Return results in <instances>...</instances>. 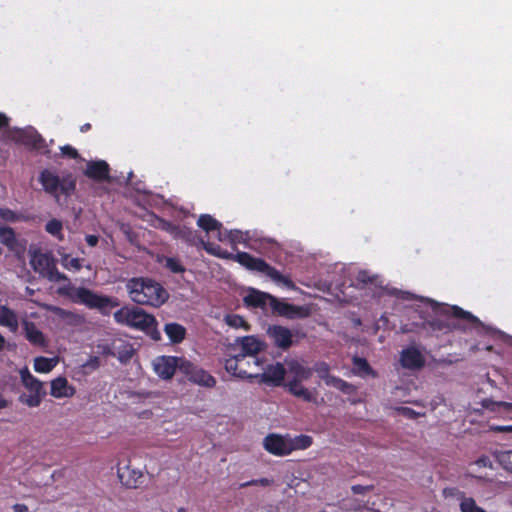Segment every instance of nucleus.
I'll return each instance as SVG.
<instances>
[{
  "label": "nucleus",
  "instance_id": "58836bf2",
  "mask_svg": "<svg viewBox=\"0 0 512 512\" xmlns=\"http://www.w3.org/2000/svg\"><path fill=\"white\" fill-rule=\"evenodd\" d=\"M62 265L65 269L78 272L82 269L83 264L80 258H71L69 255H65L62 258Z\"/></svg>",
  "mask_w": 512,
  "mask_h": 512
},
{
  "label": "nucleus",
  "instance_id": "c03bdc74",
  "mask_svg": "<svg viewBox=\"0 0 512 512\" xmlns=\"http://www.w3.org/2000/svg\"><path fill=\"white\" fill-rule=\"evenodd\" d=\"M0 218L6 222H17L20 216L9 208H0Z\"/></svg>",
  "mask_w": 512,
  "mask_h": 512
},
{
  "label": "nucleus",
  "instance_id": "f8f14e48",
  "mask_svg": "<svg viewBox=\"0 0 512 512\" xmlns=\"http://www.w3.org/2000/svg\"><path fill=\"white\" fill-rule=\"evenodd\" d=\"M269 306L274 314L286 317L288 319L304 318L309 315L307 308L283 302L276 297H271Z\"/></svg>",
  "mask_w": 512,
  "mask_h": 512
},
{
  "label": "nucleus",
  "instance_id": "37998d69",
  "mask_svg": "<svg viewBox=\"0 0 512 512\" xmlns=\"http://www.w3.org/2000/svg\"><path fill=\"white\" fill-rule=\"evenodd\" d=\"M273 483H274V480L269 479V478L253 479V480L241 483L240 488H246L249 486H257V485H260L263 487H268V486L273 485Z\"/></svg>",
  "mask_w": 512,
  "mask_h": 512
},
{
  "label": "nucleus",
  "instance_id": "bb28decb",
  "mask_svg": "<svg viewBox=\"0 0 512 512\" xmlns=\"http://www.w3.org/2000/svg\"><path fill=\"white\" fill-rule=\"evenodd\" d=\"M287 388L290 394L302 399L305 402H313L315 400L314 394L306 387H304L300 382L288 381Z\"/></svg>",
  "mask_w": 512,
  "mask_h": 512
},
{
  "label": "nucleus",
  "instance_id": "412c9836",
  "mask_svg": "<svg viewBox=\"0 0 512 512\" xmlns=\"http://www.w3.org/2000/svg\"><path fill=\"white\" fill-rule=\"evenodd\" d=\"M271 297L273 296L268 293L251 289L244 297V303L247 307L264 309L271 302Z\"/></svg>",
  "mask_w": 512,
  "mask_h": 512
},
{
  "label": "nucleus",
  "instance_id": "4468645a",
  "mask_svg": "<svg viewBox=\"0 0 512 512\" xmlns=\"http://www.w3.org/2000/svg\"><path fill=\"white\" fill-rule=\"evenodd\" d=\"M263 446L267 452L275 456H286L291 453L289 437L278 434H269L263 440Z\"/></svg>",
  "mask_w": 512,
  "mask_h": 512
},
{
  "label": "nucleus",
  "instance_id": "423d86ee",
  "mask_svg": "<svg viewBox=\"0 0 512 512\" xmlns=\"http://www.w3.org/2000/svg\"><path fill=\"white\" fill-rule=\"evenodd\" d=\"M114 319L118 324L127 325L139 330H147L157 324L152 314L146 313L138 307H122L114 313Z\"/></svg>",
  "mask_w": 512,
  "mask_h": 512
},
{
  "label": "nucleus",
  "instance_id": "cd10ccee",
  "mask_svg": "<svg viewBox=\"0 0 512 512\" xmlns=\"http://www.w3.org/2000/svg\"><path fill=\"white\" fill-rule=\"evenodd\" d=\"M174 238L181 239L189 245H198L200 244V240H202V238L197 235L196 231L181 225L178 226Z\"/></svg>",
  "mask_w": 512,
  "mask_h": 512
},
{
  "label": "nucleus",
  "instance_id": "864d4df0",
  "mask_svg": "<svg viewBox=\"0 0 512 512\" xmlns=\"http://www.w3.org/2000/svg\"><path fill=\"white\" fill-rule=\"evenodd\" d=\"M492 431L500 433H512V425H495L491 426Z\"/></svg>",
  "mask_w": 512,
  "mask_h": 512
},
{
  "label": "nucleus",
  "instance_id": "f3484780",
  "mask_svg": "<svg viewBox=\"0 0 512 512\" xmlns=\"http://www.w3.org/2000/svg\"><path fill=\"white\" fill-rule=\"evenodd\" d=\"M400 363L403 368L419 370L424 367L425 358L416 347H408L401 351Z\"/></svg>",
  "mask_w": 512,
  "mask_h": 512
},
{
  "label": "nucleus",
  "instance_id": "9b49d317",
  "mask_svg": "<svg viewBox=\"0 0 512 512\" xmlns=\"http://www.w3.org/2000/svg\"><path fill=\"white\" fill-rule=\"evenodd\" d=\"M315 371L319 378L322 379L327 386L334 387L343 393H350L353 386L345 380L329 374L330 366L324 362H316L312 372Z\"/></svg>",
  "mask_w": 512,
  "mask_h": 512
},
{
  "label": "nucleus",
  "instance_id": "7ed1b4c3",
  "mask_svg": "<svg viewBox=\"0 0 512 512\" xmlns=\"http://www.w3.org/2000/svg\"><path fill=\"white\" fill-rule=\"evenodd\" d=\"M126 289L131 300L140 305L160 307L169 297L160 283L147 277L129 279Z\"/></svg>",
  "mask_w": 512,
  "mask_h": 512
},
{
  "label": "nucleus",
  "instance_id": "4be33fe9",
  "mask_svg": "<svg viewBox=\"0 0 512 512\" xmlns=\"http://www.w3.org/2000/svg\"><path fill=\"white\" fill-rule=\"evenodd\" d=\"M197 225L207 233L217 232V238L219 241H224L221 222L213 218L209 214H202L197 220Z\"/></svg>",
  "mask_w": 512,
  "mask_h": 512
},
{
  "label": "nucleus",
  "instance_id": "e2e57ef3",
  "mask_svg": "<svg viewBox=\"0 0 512 512\" xmlns=\"http://www.w3.org/2000/svg\"><path fill=\"white\" fill-rule=\"evenodd\" d=\"M6 345V339L5 337L0 333V351H2L5 348Z\"/></svg>",
  "mask_w": 512,
  "mask_h": 512
},
{
  "label": "nucleus",
  "instance_id": "774afa93",
  "mask_svg": "<svg viewBox=\"0 0 512 512\" xmlns=\"http://www.w3.org/2000/svg\"><path fill=\"white\" fill-rule=\"evenodd\" d=\"M178 512H186V509H185V508H183V507H182V508H179V509H178Z\"/></svg>",
  "mask_w": 512,
  "mask_h": 512
},
{
  "label": "nucleus",
  "instance_id": "2f4dec72",
  "mask_svg": "<svg viewBox=\"0 0 512 512\" xmlns=\"http://www.w3.org/2000/svg\"><path fill=\"white\" fill-rule=\"evenodd\" d=\"M55 365L56 361L53 358L39 356L34 359V370L38 373H48Z\"/></svg>",
  "mask_w": 512,
  "mask_h": 512
},
{
  "label": "nucleus",
  "instance_id": "0eeeda50",
  "mask_svg": "<svg viewBox=\"0 0 512 512\" xmlns=\"http://www.w3.org/2000/svg\"><path fill=\"white\" fill-rule=\"evenodd\" d=\"M20 377L22 384L30 391V394H21L18 399L19 402L31 408L38 407L46 395L43 383L34 377L27 367L20 370Z\"/></svg>",
  "mask_w": 512,
  "mask_h": 512
},
{
  "label": "nucleus",
  "instance_id": "1a4fd4ad",
  "mask_svg": "<svg viewBox=\"0 0 512 512\" xmlns=\"http://www.w3.org/2000/svg\"><path fill=\"white\" fill-rule=\"evenodd\" d=\"M180 372L184 374L190 382L199 386L213 388L216 385V379L214 376L187 359L182 361Z\"/></svg>",
  "mask_w": 512,
  "mask_h": 512
},
{
  "label": "nucleus",
  "instance_id": "5701e85b",
  "mask_svg": "<svg viewBox=\"0 0 512 512\" xmlns=\"http://www.w3.org/2000/svg\"><path fill=\"white\" fill-rule=\"evenodd\" d=\"M135 350L133 345L122 339L114 340V350L111 356L116 357L121 363H127L133 357Z\"/></svg>",
  "mask_w": 512,
  "mask_h": 512
},
{
  "label": "nucleus",
  "instance_id": "de8ad7c7",
  "mask_svg": "<svg viewBox=\"0 0 512 512\" xmlns=\"http://www.w3.org/2000/svg\"><path fill=\"white\" fill-rule=\"evenodd\" d=\"M433 330L442 331L445 329H450L451 325L448 322H444L439 319H435L430 323Z\"/></svg>",
  "mask_w": 512,
  "mask_h": 512
},
{
  "label": "nucleus",
  "instance_id": "e433bc0d",
  "mask_svg": "<svg viewBox=\"0 0 512 512\" xmlns=\"http://www.w3.org/2000/svg\"><path fill=\"white\" fill-rule=\"evenodd\" d=\"M353 367L354 370L359 374L369 375L373 373V370L368 361L362 357L355 356L353 358Z\"/></svg>",
  "mask_w": 512,
  "mask_h": 512
},
{
  "label": "nucleus",
  "instance_id": "3c124183",
  "mask_svg": "<svg viewBox=\"0 0 512 512\" xmlns=\"http://www.w3.org/2000/svg\"><path fill=\"white\" fill-rule=\"evenodd\" d=\"M31 144L35 149H40L44 146L45 140L40 134H36L32 137Z\"/></svg>",
  "mask_w": 512,
  "mask_h": 512
},
{
  "label": "nucleus",
  "instance_id": "9d476101",
  "mask_svg": "<svg viewBox=\"0 0 512 512\" xmlns=\"http://www.w3.org/2000/svg\"><path fill=\"white\" fill-rule=\"evenodd\" d=\"M185 360L184 357L158 356L153 360V370L159 378L169 380L174 376L177 369L180 371L182 361Z\"/></svg>",
  "mask_w": 512,
  "mask_h": 512
},
{
  "label": "nucleus",
  "instance_id": "bf43d9fd",
  "mask_svg": "<svg viewBox=\"0 0 512 512\" xmlns=\"http://www.w3.org/2000/svg\"><path fill=\"white\" fill-rule=\"evenodd\" d=\"M113 350H114V341L112 342L111 345H104L102 347V354L111 356V353H109V352H112Z\"/></svg>",
  "mask_w": 512,
  "mask_h": 512
},
{
  "label": "nucleus",
  "instance_id": "69168bd1",
  "mask_svg": "<svg viewBox=\"0 0 512 512\" xmlns=\"http://www.w3.org/2000/svg\"><path fill=\"white\" fill-rule=\"evenodd\" d=\"M401 298L404 300H410L412 298V294L409 292H402Z\"/></svg>",
  "mask_w": 512,
  "mask_h": 512
},
{
  "label": "nucleus",
  "instance_id": "39448f33",
  "mask_svg": "<svg viewBox=\"0 0 512 512\" xmlns=\"http://www.w3.org/2000/svg\"><path fill=\"white\" fill-rule=\"evenodd\" d=\"M43 190L58 199L59 192L65 196H70L76 190V179L68 173L60 178L56 173L49 169H43L38 177Z\"/></svg>",
  "mask_w": 512,
  "mask_h": 512
},
{
  "label": "nucleus",
  "instance_id": "20e7f679",
  "mask_svg": "<svg viewBox=\"0 0 512 512\" xmlns=\"http://www.w3.org/2000/svg\"><path fill=\"white\" fill-rule=\"evenodd\" d=\"M225 360V370L235 378L252 382L259 375L262 357L245 355V353H229Z\"/></svg>",
  "mask_w": 512,
  "mask_h": 512
},
{
  "label": "nucleus",
  "instance_id": "a878e982",
  "mask_svg": "<svg viewBox=\"0 0 512 512\" xmlns=\"http://www.w3.org/2000/svg\"><path fill=\"white\" fill-rule=\"evenodd\" d=\"M0 325L9 328L13 333H15L19 327L17 314L5 305L1 306L0 309Z\"/></svg>",
  "mask_w": 512,
  "mask_h": 512
},
{
  "label": "nucleus",
  "instance_id": "aec40b11",
  "mask_svg": "<svg viewBox=\"0 0 512 512\" xmlns=\"http://www.w3.org/2000/svg\"><path fill=\"white\" fill-rule=\"evenodd\" d=\"M76 390L68 384L65 377H57L51 381L50 394L55 398L72 397Z\"/></svg>",
  "mask_w": 512,
  "mask_h": 512
},
{
  "label": "nucleus",
  "instance_id": "338daca9",
  "mask_svg": "<svg viewBox=\"0 0 512 512\" xmlns=\"http://www.w3.org/2000/svg\"><path fill=\"white\" fill-rule=\"evenodd\" d=\"M503 405H505V406H507V407H509V408H511V407H512V404H511V403H503Z\"/></svg>",
  "mask_w": 512,
  "mask_h": 512
},
{
  "label": "nucleus",
  "instance_id": "a18cd8bd",
  "mask_svg": "<svg viewBox=\"0 0 512 512\" xmlns=\"http://www.w3.org/2000/svg\"><path fill=\"white\" fill-rule=\"evenodd\" d=\"M159 221H160V228L162 230L168 232L169 234H171L174 237L179 225H176L170 221L163 220V219H159Z\"/></svg>",
  "mask_w": 512,
  "mask_h": 512
},
{
  "label": "nucleus",
  "instance_id": "8fccbe9b",
  "mask_svg": "<svg viewBox=\"0 0 512 512\" xmlns=\"http://www.w3.org/2000/svg\"><path fill=\"white\" fill-rule=\"evenodd\" d=\"M147 334L150 335V337L155 340V341H159L161 339V333L160 331L157 329V324H153V326H151V328L147 329V330H144Z\"/></svg>",
  "mask_w": 512,
  "mask_h": 512
},
{
  "label": "nucleus",
  "instance_id": "603ef678",
  "mask_svg": "<svg viewBox=\"0 0 512 512\" xmlns=\"http://www.w3.org/2000/svg\"><path fill=\"white\" fill-rule=\"evenodd\" d=\"M399 411L406 417L410 419H416L418 417V413L409 407H401L399 408Z\"/></svg>",
  "mask_w": 512,
  "mask_h": 512
},
{
  "label": "nucleus",
  "instance_id": "f704fd0d",
  "mask_svg": "<svg viewBox=\"0 0 512 512\" xmlns=\"http://www.w3.org/2000/svg\"><path fill=\"white\" fill-rule=\"evenodd\" d=\"M1 242L9 248H13L16 244V235L11 227H0Z\"/></svg>",
  "mask_w": 512,
  "mask_h": 512
},
{
  "label": "nucleus",
  "instance_id": "72a5a7b5",
  "mask_svg": "<svg viewBox=\"0 0 512 512\" xmlns=\"http://www.w3.org/2000/svg\"><path fill=\"white\" fill-rule=\"evenodd\" d=\"M225 323L233 328H243L248 331L250 329V325L246 322V320L238 315V314H228L225 316Z\"/></svg>",
  "mask_w": 512,
  "mask_h": 512
},
{
  "label": "nucleus",
  "instance_id": "680f3d73",
  "mask_svg": "<svg viewBox=\"0 0 512 512\" xmlns=\"http://www.w3.org/2000/svg\"><path fill=\"white\" fill-rule=\"evenodd\" d=\"M9 402L0 395V409L8 407Z\"/></svg>",
  "mask_w": 512,
  "mask_h": 512
},
{
  "label": "nucleus",
  "instance_id": "49530a36",
  "mask_svg": "<svg viewBox=\"0 0 512 512\" xmlns=\"http://www.w3.org/2000/svg\"><path fill=\"white\" fill-rule=\"evenodd\" d=\"M61 153L63 156H66L71 159H77L79 157L78 151L72 147L71 145H64L60 147Z\"/></svg>",
  "mask_w": 512,
  "mask_h": 512
},
{
  "label": "nucleus",
  "instance_id": "ddd939ff",
  "mask_svg": "<svg viewBox=\"0 0 512 512\" xmlns=\"http://www.w3.org/2000/svg\"><path fill=\"white\" fill-rule=\"evenodd\" d=\"M266 332L273 345L281 350L286 351L294 345V335L287 327L281 325H270Z\"/></svg>",
  "mask_w": 512,
  "mask_h": 512
},
{
  "label": "nucleus",
  "instance_id": "a19ab883",
  "mask_svg": "<svg viewBox=\"0 0 512 512\" xmlns=\"http://www.w3.org/2000/svg\"><path fill=\"white\" fill-rule=\"evenodd\" d=\"M165 267L169 269L172 273H183L185 272V267L182 262L173 257L166 258Z\"/></svg>",
  "mask_w": 512,
  "mask_h": 512
},
{
  "label": "nucleus",
  "instance_id": "0e129e2a",
  "mask_svg": "<svg viewBox=\"0 0 512 512\" xmlns=\"http://www.w3.org/2000/svg\"><path fill=\"white\" fill-rule=\"evenodd\" d=\"M90 129H91V124L90 123H85L84 125H82L80 127V131L83 132V133L87 132Z\"/></svg>",
  "mask_w": 512,
  "mask_h": 512
},
{
  "label": "nucleus",
  "instance_id": "79ce46f5",
  "mask_svg": "<svg viewBox=\"0 0 512 512\" xmlns=\"http://www.w3.org/2000/svg\"><path fill=\"white\" fill-rule=\"evenodd\" d=\"M378 276L370 274L367 270H360L356 275V280L364 285L376 284Z\"/></svg>",
  "mask_w": 512,
  "mask_h": 512
},
{
  "label": "nucleus",
  "instance_id": "b1692460",
  "mask_svg": "<svg viewBox=\"0 0 512 512\" xmlns=\"http://www.w3.org/2000/svg\"><path fill=\"white\" fill-rule=\"evenodd\" d=\"M264 343L258 340L254 336H245L241 339L240 342V351L238 353H245V355H255L263 350Z\"/></svg>",
  "mask_w": 512,
  "mask_h": 512
},
{
  "label": "nucleus",
  "instance_id": "09e8293b",
  "mask_svg": "<svg viewBox=\"0 0 512 512\" xmlns=\"http://www.w3.org/2000/svg\"><path fill=\"white\" fill-rule=\"evenodd\" d=\"M475 464L478 466V467H483V468H492V461L490 459L489 456H486V455H483L481 457H479L476 461H475Z\"/></svg>",
  "mask_w": 512,
  "mask_h": 512
},
{
  "label": "nucleus",
  "instance_id": "f257e3e1",
  "mask_svg": "<svg viewBox=\"0 0 512 512\" xmlns=\"http://www.w3.org/2000/svg\"><path fill=\"white\" fill-rule=\"evenodd\" d=\"M43 277L51 282H67L66 285L58 288L57 292L59 295L69 298L73 303L98 310L103 316H109L112 309L120 305L116 297L101 295L85 287L73 286L67 275L58 270L56 263H53L47 269Z\"/></svg>",
  "mask_w": 512,
  "mask_h": 512
},
{
  "label": "nucleus",
  "instance_id": "c85d7f7f",
  "mask_svg": "<svg viewBox=\"0 0 512 512\" xmlns=\"http://www.w3.org/2000/svg\"><path fill=\"white\" fill-rule=\"evenodd\" d=\"M35 271L39 272L42 276L47 269L55 263V260L46 253L35 254L31 260Z\"/></svg>",
  "mask_w": 512,
  "mask_h": 512
},
{
  "label": "nucleus",
  "instance_id": "052dcab7",
  "mask_svg": "<svg viewBox=\"0 0 512 512\" xmlns=\"http://www.w3.org/2000/svg\"><path fill=\"white\" fill-rule=\"evenodd\" d=\"M13 509L15 512H30L29 508L25 504H15Z\"/></svg>",
  "mask_w": 512,
  "mask_h": 512
},
{
  "label": "nucleus",
  "instance_id": "ea45409f",
  "mask_svg": "<svg viewBox=\"0 0 512 512\" xmlns=\"http://www.w3.org/2000/svg\"><path fill=\"white\" fill-rule=\"evenodd\" d=\"M497 461L508 472L512 473V450L501 451L497 454Z\"/></svg>",
  "mask_w": 512,
  "mask_h": 512
},
{
  "label": "nucleus",
  "instance_id": "13d9d810",
  "mask_svg": "<svg viewBox=\"0 0 512 512\" xmlns=\"http://www.w3.org/2000/svg\"><path fill=\"white\" fill-rule=\"evenodd\" d=\"M9 118L2 112H0V130L8 127Z\"/></svg>",
  "mask_w": 512,
  "mask_h": 512
},
{
  "label": "nucleus",
  "instance_id": "2eb2a0df",
  "mask_svg": "<svg viewBox=\"0 0 512 512\" xmlns=\"http://www.w3.org/2000/svg\"><path fill=\"white\" fill-rule=\"evenodd\" d=\"M22 329L25 339L34 347L45 349L48 346V340L37 325L27 319H23Z\"/></svg>",
  "mask_w": 512,
  "mask_h": 512
},
{
  "label": "nucleus",
  "instance_id": "473e14b6",
  "mask_svg": "<svg viewBox=\"0 0 512 512\" xmlns=\"http://www.w3.org/2000/svg\"><path fill=\"white\" fill-rule=\"evenodd\" d=\"M224 241L228 240L233 246L239 243H246L248 240V233H244L240 230L234 229L225 231L223 233Z\"/></svg>",
  "mask_w": 512,
  "mask_h": 512
},
{
  "label": "nucleus",
  "instance_id": "6e6552de",
  "mask_svg": "<svg viewBox=\"0 0 512 512\" xmlns=\"http://www.w3.org/2000/svg\"><path fill=\"white\" fill-rule=\"evenodd\" d=\"M286 370L282 363H272L267 358L262 357L261 366H259V375L256 381L260 384H267L278 387L282 385Z\"/></svg>",
  "mask_w": 512,
  "mask_h": 512
},
{
  "label": "nucleus",
  "instance_id": "5fc2aeb1",
  "mask_svg": "<svg viewBox=\"0 0 512 512\" xmlns=\"http://www.w3.org/2000/svg\"><path fill=\"white\" fill-rule=\"evenodd\" d=\"M85 367H90L92 369H97L100 366V359L98 356H92L90 359L85 363Z\"/></svg>",
  "mask_w": 512,
  "mask_h": 512
},
{
  "label": "nucleus",
  "instance_id": "c9c22d12",
  "mask_svg": "<svg viewBox=\"0 0 512 512\" xmlns=\"http://www.w3.org/2000/svg\"><path fill=\"white\" fill-rule=\"evenodd\" d=\"M62 229V222L58 219H51L45 225V230L58 240H63Z\"/></svg>",
  "mask_w": 512,
  "mask_h": 512
},
{
  "label": "nucleus",
  "instance_id": "393cba45",
  "mask_svg": "<svg viewBox=\"0 0 512 512\" xmlns=\"http://www.w3.org/2000/svg\"><path fill=\"white\" fill-rule=\"evenodd\" d=\"M164 332L173 344L181 343L187 334L186 328L176 322L166 323L164 326Z\"/></svg>",
  "mask_w": 512,
  "mask_h": 512
},
{
  "label": "nucleus",
  "instance_id": "a211bd4d",
  "mask_svg": "<svg viewBox=\"0 0 512 512\" xmlns=\"http://www.w3.org/2000/svg\"><path fill=\"white\" fill-rule=\"evenodd\" d=\"M436 313L443 314V315H450L454 318L463 319L468 321L471 324H474L475 326H483V323L479 320L478 317L473 315L472 313L465 311L459 306H448V305H442L438 306L435 309Z\"/></svg>",
  "mask_w": 512,
  "mask_h": 512
},
{
  "label": "nucleus",
  "instance_id": "6e6d98bb",
  "mask_svg": "<svg viewBox=\"0 0 512 512\" xmlns=\"http://www.w3.org/2000/svg\"><path fill=\"white\" fill-rule=\"evenodd\" d=\"M371 489L370 486H363V485H353L351 487V490L354 494H365L366 492H368L369 490Z\"/></svg>",
  "mask_w": 512,
  "mask_h": 512
},
{
  "label": "nucleus",
  "instance_id": "4c0bfd02",
  "mask_svg": "<svg viewBox=\"0 0 512 512\" xmlns=\"http://www.w3.org/2000/svg\"><path fill=\"white\" fill-rule=\"evenodd\" d=\"M461 512H486L483 508L476 504L472 497H464L460 502Z\"/></svg>",
  "mask_w": 512,
  "mask_h": 512
},
{
  "label": "nucleus",
  "instance_id": "4d7b16f0",
  "mask_svg": "<svg viewBox=\"0 0 512 512\" xmlns=\"http://www.w3.org/2000/svg\"><path fill=\"white\" fill-rule=\"evenodd\" d=\"M85 241L90 247H94L98 244L99 237L97 235L89 234L86 235Z\"/></svg>",
  "mask_w": 512,
  "mask_h": 512
},
{
  "label": "nucleus",
  "instance_id": "f03ea898",
  "mask_svg": "<svg viewBox=\"0 0 512 512\" xmlns=\"http://www.w3.org/2000/svg\"><path fill=\"white\" fill-rule=\"evenodd\" d=\"M200 245L208 254L212 256L225 260H233L250 271L264 273L266 276L271 278L275 283L283 285L287 289H296L295 283L290 279L289 276L283 275L275 267L268 264L262 258L254 257L251 254L242 251L233 254L228 252L227 250H224L220 245L204 241L203 239L200 240Z\"/></svg>",
  "mask_w": 512,
  "mask_h": 512
},
{
  "label": "nucleus",
  "instance_id": "c756f323",
  "mask_svg": "<svg viewBox=\"0 0 512 512\" xmlns=\"http://www.w3.org/2000/svg\"><path fill=\"white\" fill-rule=\"evenodd\" d=\"M289 369L290 372L293 374V379H291L290 381H297L302 383V381H306L310 379L312 376V369L303 366L298 362L291 363Z\"/></svg>",
  "mask_w": 512,
  "mask_h": 512
},
{
  "label": "nucleus",
  "instance_id": "dca6fc26",
  "mask_svg": "<svg viewBox=\"0 0 512 512\" xmlns=\"http://www.w3.org/2000/svg\"><path fill=\"white\" fill-rule=\"evenodd\" d=\"M84 175L96 182L107 181L110 179V166L104 160L88 161Z\"/></svg>",
  "mask_w": 512,
  "mask_h": 512
},
{
  "label": "nucleus",
  "instance_id": "6ab92c4d",
  "mask_svg": "<svg viewBox=\"0 0 512 512\" xmlns=\"http://www.w3.org/2000/svg\"><path fill=\"white\" fill-rule=\"evenodd\" d=\"M117 474L121 483L127 488H138L143 483V473L139 470L131 469L128 465L118 467Z\"/></svg>",
  "mask_w": 512,
  "mask_h": 512
},
{
  "label": "nucleus",
  "instance_id": "7c9ffc66",
  "mask_svg": "<svg viewBox=\"0 0 512 512\" xmlns=\"http://www.w3.org/2000/svg\"><path fill=\"white\" fill-rule=\"evenodd\" d=\"M313 443L312 437L308 435H298L294 438L289 437V448H291V453L295 450H304L309 448Z\"/></svg>",
  "mask_w": 512,
  "mask_h": 512
}]
</instances>
